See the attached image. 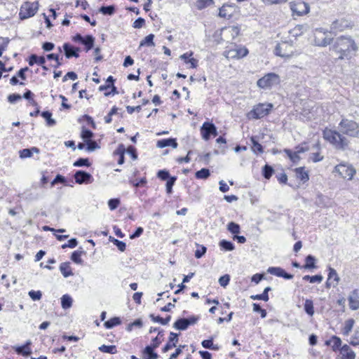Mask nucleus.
I'll return each mask as SVG.
<instances>
[{
  "label": "nucleus",
  "mask_w": 359,
  "mask_h": 359,
  "mask_svg": "<svg viewBox=\"0 0 359 359\" xmlns=\"http://www.w3.org/2000/svg\"><path fill=\"white\" fill-rule=\"evenodd\" d=\"M335 170L343 178L352 180L353 175L355 174V170L349 165L344 164H339L335 167Z\"/></svg>",
  "instance_id": "10"
},
{
  "label": "nucleus",
  "mask_w": 359,
  "mask_h": 359,
  "mask_svg": "<svg viewBox=\"0 0 359 359\" xmlns=\"http://www.w3.org/2000/svg\"><path fill=\"white\" fill-rule=\"evenodd\" d=\"M99 351L103 353H107L111 354H114L116 353V348L114 345L107 346V345H102L99 347Z\"/></svg>",
  "instance_id": "45"
},
{
  "label": "nucleus",
  "mask_w": 359,
  "mask_h": 359,
  "mask_svg": "<svg viewBox=\"0 0 359 359\" xmlns=\"http://www.w3.org/2000/svg\"><path fill=\"white\" fill-rule=\"evenodd\" d=\"M177 180V177L173 176L169 178L166 182V191L168 194L172 192V187Z\"/></svg>",
  "instance_id": "49"
},
{
  "label": "nucleus",
  "mask_w": 359,
  "mask_h": 359,
  "mask_svg": "<svg viewBox=\"0 0 359 359\" xmlns=\"http://www.w3.org/2000/svg\"><path fill=\"white\" fill-rule=\"evenodd\" d=\"M157 147L159 148H164L166 147H172V148L177 147V142L175 138H168L160 140L157 142Z\"/></svg>",
  "instance_id": "22"
},
{
  "label": "nucleus",
  "mask_w": 359,
  "mask_h": 359,
  "mask_svg": "<svg viewBox=\"0 0 359 359\" xmlns=\"http://www.w3.org/2000/svg\"><path fill=\"white\" fill-rule=\"evenodd\" d=\"M121 201L119 198H111L108 201V205L111 210H114L118 208Z\"/></svg>",
  "instance_id": "54"
},
{
  "label": "nucleus",
  "mask_w": 359,
  "mask_h": 359,
  "mask_svg": "<svg viewBox=\"0 0 359 359\" xmlns=\"http://www.w3.org/2000/svg\"><path fill=\"white\" fill-rule=\"evenodd\" d=\"M60 270L65 278H67L73 275L69 262L62 263L60 266Z\"/></svg>",
  "instance_id": "26"
},
{
  "label": "nucleus",
  "mask_w": 359,
  "mask_h": 359,
  "mask_svg": "<svg viewBox=\"0 0 359 359\" xmlns=\"http://www.w3.org/2000/svg\"><path fill=\"white\" fill-rule=\"evenodd\" d=\"M333 49L336 52L346 55V53L356 51L358 50V47L351 37L342 36L336 39L333 46Z\"/></svg>",
  "instance_id": "2"
},
{
  "label": "nucleus",
  "mask_w": 359,
  "mask_h": 359,
  "mask_svg": "<svg viewBox=\"0 0 359 359\" xmlns=\"http://www.w3.org/2000/svg\"><path fill=\"white\" fill-rule=\"evenodd\" d=\"M219 245L221 248L226 251H232L235 248L234 244L232 242L226 240H222Z\"/></svg>",
  "instance_id": "41"
},
{
  "label": "nucleus",
  "mask_w": 359,
  "mask_h": 359,
  "mask_svg": "<svg viewBox=\"0 0 359 359\" xmlns=\"http://www.w3.org/2000/svg\"><path fill=\"white\" fill-rule=\"evenodd\" d=\"M189 323L187 318H179L173 324V327L179 330H185L189 327Z\"/></svg>",
  "instance_id": "27"
},
{
  "label": "nucleus",
  "mask_w": 359,
  "mask_h": 359,
  "mask_svg": "<svg viewBox=\"0 0 359 359\" xmlns=\"http://www.w3.org/2000/svg\"><path fill=\"white\" fill-rule=\"evenodd\" d=\"M349 27V22L344 19H337L332 22L330 25V34H335L337 32L344 31L345 29Z\"/></svg>",
  "instance_id": "13"
},
{
  "label": "nucleus",
  "mask_w": 359,
  "mask_h": 359,
  "mask_svg": "<svg viewBox=\"0 0 359 359\" xmlns=\"http://www.w3.org/2000/svg\"><path fill=\"white\" fill-rule=\"evenodd\" d=\"M154 350V348L151 346H147L143 351L144 359H157L158 355Z\"/></svg>",
  "instance_id": "25"
},
{
  "label": "nucleus",
  "mask_w": 359,
  "mask_h": 359,
  "mask_svg": "<svg viewBox=\"0 0 359 359\" xmlns=\"http://www.w3.org/2000/svg\"><path fill=\"white\" fill-rule=\"evenodd\" d=\"M31 344L32 341L30 340H27L23 346H13V348L18 355L28 357L32 353V350L30 348Z\"/></svg>",
  "instance_id": "17"
},
{
  "label": "nucleus",
  "mask_w": 359,
  "mask_h": 359,
  "mask_svg": "<svg viewBox=\"0 0 359 359\" xmlns=\"http://www.w3.org/2000/svg\"><path fill=\"white\" fill-rule=\"evenodd\" d=\"M240 28L237 26H229L222 29V34L227 40H233L238 36Z\"/></svg>",
  "instance_id": "14"
},
{
  "label": "nucleus",
  "mask_w": 359,
  "mask_h": 359,
  "mask_svg": "<svg viewBox=\"0 0 359 359\" xmlns=\"http://www.w3.org/2000/svg\"><path fill=\"white\" fill-rule=\"evenodd\" d=\"M93 133L91 130L83 128L81 132V137L86 142L90 140L93 137Z\"/></svg>",
  "instance_id": "52"
},
{
  "label": "nucleus",
  "mask_w": 359,
  "mask_h": 359,
  "mask_svg": "<svg viewBox=\"0 0 359 359\" xmlns=\"http://www.w3.org/2000/svg\"><path fill=\"white\" fill-rule=\"evenodd\" d=\"M267 272L271 275L282 277L286 280H290L293 278V275L287 273L283 269L280 267L271 266L267 269Z\"/></svg>",
  "instance_id": "16"
},
{
  "label": "nucleus",
  "mask_w": 359,
  "mask_h": 359,
  "mask_svg": "<svg viewBox=\"0 0 359 359\" xmlns=\"http://www.w3.org/2000/svg\"><path fill=\"white\" fill-rule=\"evenodd\" d=\"M236 7L234 4H224L219 8V15L222 18L229 19L233 16Z\"/></svg>",
  "instance_id": "15"
},
{
  "label": "nucleus",
  "mask_w": 359,
  "mask_h": 359,
  "mask_svg": "<svg viewBox=\"0 0 359 359\" xmlns=\"http://www.w3.org/2000/svg\"><path fill=\"white\" fill-rule=\"evenodd\" d=\"M293 49L292 42L282 41L276 46L275 53L282 57H290L293 54Z\"/></svg>",
  "instance_id": "6"
},
{
  "label": "nucleus",
  "mask_w": 359,
  "mask_h": 359,
  "mask_svg": "<svg viewBox=\"0 0 359 359\" xmlns=\"http://www.w3.org/2000/svg\"><path fill=\"white\" fill-rule=\"evenodd\" d=\"M109 240L118 248V249L123 252L126 250V243L123 241H118L114 238L110 237Z\"/></svg>",
  "instance_id": "48"
},
{
  "label": "nucleus",
  "mask_w": 359,
  "mask_h": 359,
  "mask_svg": "<svg viewBox=\"0 0 359 359\" xmlns=\"http://www.w3.org/2000/svg\"><path fill=\"white\" fill-rule=\"evenodd\" d=\"M329 31L323 28H316L314 31V43L317 46L325 47L330 44L332 38L328 36Z\"/></svg>",
  "instance_id": "4"
},
{
  "label": "nucleus",
  "mask_w": 359,
  "mask_h": 359,
  "mask_svg": "<svg viewBox=\"0 0 359 359\" xmlns=\"http://www.w3.org/2000/svg\"><path fill=\"white\" fill-rule=\"evenodd\" d=\"M330 341L332 343V349L336 351L339 348L341 345V340L337 336H332Z\"/></svg>",
  "instance_id": "51"
},
{
  "label": "nucleus",
  "mask_w": 359,
  "mask_h": 359,
  "mask_svg": "<svg viewBox=\"0 0 359 359\" xmlns=\"http://www.w3.org/2000/svg\"><path fill=\"white\" fill-rule=\"evenodd\" d=\"M72 298L69 294H64L61 298V306L62 309H69L72 305Z\"/></svg>",
  "instance_id": "33"
},
{
  "label": "nucleus",
  "mask_w": 359,
  "mask_h": 359,
  "mask_svg": "<svg viewBox=\"0 0 359 359\" xmlns=\"http://www.w3.org/2000/svg\"><path fill=\"white\" fill-rule=\"evenodd\" d=\"M201 133L203 139L208 140L211 135H217V128L212 123L205 122L201 128Z\"/></svg>",
  "instance_id": "9"
},
{
  "label": "nucleus",
  "mask_w": 359,
  "mask_h": 359,
  "mask_svg": "<svg viewBox=\"0 0 359 359\" xmlns=\"http://www.w3.org/2000/svg\"><path fill=\"white\" fill-rule=\"evenodd\" d=\"M39 8L38 1L25 2L22 5L20 11V18L22 20L27 19L35 15Z\"/></svg>",
  "instance_id": "5"
},
{
  "label": "nucleus",
  "mask_w": 359,
  "mask_h": 359,
  "mask_svg": "<svg viewBox=\"0 0 359 359\" xmlns=\"http://www.w3.org/2000/svg\"><path fill=\"white\" fill-rule=\"evenodd\" d=\"M339 130L342 134L328 128L323 130V137L337 149H344L349 144L344 135L359 137V125L354 121L343 118L339 124Z\"/></svg>",
  "instance_id": "1"
},
{
  "label": "nucleus",
  "mask_w": 359,
  "mask_h": 359,
  "mask_svg": "<svg viewBox=\"0 0 359 359\" xmlns=\"http://www.w3.org/2000/svg\"><path fill=\"white\" fill-rule=\"evenodd\" d=\"M339 352H340V355H341V359H355V352L347 344H344V346H342L339 350Z\"/></svg>",
  "instance_id": "19"
},
{
  "label": "nucleus",
  "mask_w": 359,
  "mask_h": 359,
  "mask_svg": "<svg viewBox=\"0 0 359 359\" xmlns=\"http://www.w3.org/2000/svg\"><path fill=\"white\" fill-rule=\"evenodd\" d=\"M63 49L67 58H70L72 57H78L79 56V51L80 49L79 48L73 47L67 43L63 44Z\"/></svg>",
  "instance_id": "21"
},
{
  "label": "nucleus",
  "mask_w": 359,
  "mask_h": 359,
  "mask_svg": "<svg viewBox=\"0 0 359 359\" xmlns=\"http://www.w3.org/2000/svg\"><path fill=\"white\" fill-rule=\"evenodd\" d=\"M349 307L352 310L359 309V290L355 289L353 290L348 298Z\"/></svg>",
  "instance_id": "18"
},
{
  "label": "nucleus",
  "mask_w": 359,
  "mask_h": 359,
  "mask_svg": "<svg viewBox=\"0 0 359 359\" xmlns=\"http://www.w3.org/2000/svg\"><path fill=\"white\" fill-rule=\"evenodd\" d=\"M305 312L310 316H313L314 314L313 302L311 299H306L304 305Z\"/></svg>",
  "instance_id": "31"
},
{
  "label": "nucleus",
  "mask_w": 359,
  "mask_h": 359,
  "mask_svg": "<svg viewBox=\"0 0 359 359\" xmlns=\"http://www.w3.org/2000/svg\"><path fill=\"white\" fill-rule=\"evenodd\" d=\"M306 264L304 265V268L306 269H315L316 266L315 264L316 259L313 255H309L306 256Z\"/></svg>",
  "instance_id": "36"
},
{
  "label": "nucleus",
  "mask_w": 359,
  "mask_h": 359,
  "mask_svg": "<svg viewBox=\"0 0 359 359\" xmlns=\"http://www.w3.org/2000/svg\"><path fill=\"white\" fill-rule=\"evenodd\" d=\"M284 152L287 155V156L293 163H298L300 160L299 156L295 151L293 152L290 149H284Z\"/></svg>",
  "instance_id": "44"
},
{
  "label": "nucleus",
  "mask_w": 359,
  "mask_h": 359,
  "mask_svg": "<svg viewBox=\"0 0 359 359\" xmlns=\"http://www.w3.org/2000/svg\"><path fill=\"white\" fill-rule=\"evenodd\" d=\"M310 159L314 162H319L323 159V156L319 152L312 153L310 156Z\"/></svg>",
  "instance_id": "64"
},
{
  "label": "nucleus",
  "mask_w": 359,
  "mask_h": 359,
  "mask_svg": "<svg viewBox=\"0 0 359 359\" xmlns=\"http://www.w3.org/2000/svg\"><path fill=\"white\" fill-rule=\"evenodd\" d=\"M279 82V77L275 73H269L259 79L257 84L261 88H269L271 86L278 84Z\"/></svg>",
  "instance_id": "7"
},
{
  "label": "nucleus",
  "mask_w": 359,
  "mask_h": 359,
  "mask_svg": "<svg viewBox=\"0 0 359 359\" xmlns=\"http://www.w3.org/2000/svg\"><path fill=\"white\" fill-rule=\"evenodd\" d=\"M248 50L245 47L234 46V48L224 52V55L230 59H240L246 56Z\"/></svg>",
  "instance_id": "8"
},
{
  "label": "nucleus",
  "mask_w": 359,
  "mask_h": 359,
  "mask_svg": "<svg viewBox=\"0 0 359 359\" xmlns=\"http://www.w3.org/2000/svg\"><path fill=\"white\" fill-rule=\"evenodd\" d=\"M86 150L88 151H93L95 150L96 149L99 148L98 144L95 141L89 140L86 142Z\"/></svg>",
  "instance_id": "61"
},
{
  "label": "nucleus",
  "mask_w": 359,
  "mask_h": 359,
  "mask_svg": "<svg viewBox=\"0 0 359 359\" xmlns=\"http://www.w3.org/2000/svg\"><path fill=\"white\" fill-rule=\"evenodd\" d=\"M74 166L81 167V166H89L90 163L88 158H80L74 163Z\"/></svg>",
  "instance_id": "55"
},
{
  "label": "nucleus",
  "mask_w": 359,
  "mask_h": 359,
  "mask_svg": "<svg viewBox=\"0 0 359 359\" xmlns=\"http://www.w3.org/2000/svg\"><path fill=\"white\" fill-rule=\"evenodd\" d=\"M251 141L252 142V150L255 152L262 153L263 152L262 146L259 143L256 142L255 140L254 139V137L251 138Z\"/></svg>",
  "instance_id": "59"
},
{
  "label": "nucleus",
  "mask_w": 359,
  "mask_h": 359,
  "mask_svg": "<svg viewBox=\"0 0 359 359\" xmlns=\"http://www.w3.org/2000/svg\"><path fill=\"white\" fill-rule=\"evenodd\" d=\"M154 35L153 34H150L147 35L143 40L141 41L140 43V47L142 46H154L155 44L154 43Z\"/></svg>",
  "instance_id": "37"
},
{
  "label": "nucleus",
  "mask_w": 359,
  "mask_h": 359,
  "mask_svg": "<svg viewBox=\"0 0 359 359\" xmlns=\"http://www.w3.org/2000/svg\"><path fill=\"white\" fill-rule=\"evenodd\" d=\"M121 323L118 317H114L104 323V325L107 329H111L116 325H120Z\"/></svg>",
  "instance_id": "39"
},
{
  "label": "nucleus",
  "mask_w": 359,
  "mask_h": 359,
  "mask_svg": "<svg viewBox=\"0 0 359 359\" xmlns=\"http://www.w3.org/2000/svg\"><path fill=\"white\" fill-rule=\"evenodd\" d=\"M74 177L76 183L79 184H89L93 181V176L90 173L83 170H77L75 172Z\"/></svg>",
  "instance_id": "12"
},
{
  "label": "nucleus",
  "mask_w": 359,
  "mask_h": 359,
  "mask_svg": "<svg viewBox=\"0 0 359 359\" xmlns=\"http://www.w3.org/2000/svg\"><path fill=\"white\" fill-rule=\"evenodd\" d=\"M28 294L30 297V298L34 301L40 300L42 297L41 292L39 290H31L29 292Z\"/></svg>",
  "instance_id": "57"
},
{
  "label": "nucleus",
  "mask_w": 359,
  "mask_h": 359,
  "mask_svg": "<svg viewBox=\"0 0 359 359\" xmlns=\"http://www.w3.org/2000/svg\"><path fill=\"white\" fill-rule=\"evenodd\" d=\"M33 96V93L31 90H27L24 94H23V97L26 100H29L30 103L33 105V106H37V103L33 100L32 99V97Z\"/></svg>",
  "instance_id": "62"
},
{
  "label": "nucleus",
  "mask_w": 359,
  "mask_h": 359,
  "mask_svg": "<svg viewBox=\"0 0 359 359\" xmlns=\"http://www.w3.org/2000/svg\"><path fill=\"white\" fill-rule=\"evenodd\" d=\"M294 171L297 178L299 179L302 182H306L309 180V174L304 170V167L297 168Z\"/></svg>",
  "instance_id": "24"
},
{
  "label": "nucleus",
  "mask_w": 359,
  "mask_h": 359,
  "mask_svg": "<svg viewBox=\"0 0 359 359\" xmlns=\"http://www.w3.org/2000/svg\"><path fill=\"white\" fill-rule=\"evenodd\" d=\"M149 318L154 322L161 323L163 325H167L171 320V316H168L166 318H163L160 316H155L154 314H150Z\"/></svg>",
  "instance_id": "38"
},
{
  "label": "nucleus",
  "mask_w": 359,
  "mask_h": 359,
  "mask_svg": "<svg viewBox=\"0 0 359 359\" xmlns=\"http://www.w3.org/2000/svg\"><path fill=\"white\" fill-rule=\"evenodd\" d=\"M309 29V26L306 24L297 25L292 29L290 31V34L294 37H298L306 32Z\"/></svg>",
  "instance_id": "23"
},
{
  "label": "nucleus",
  "mask_w": 359,
  "mask_h": 359,
  "mask_svg": "<svg viewBox=\"0 0 359 359\" xmlns=\"http://www.w3.org/2000/svg\"><path fill=\"white\" fill-rule=\"evenodd\" d=\"M41 116L46 119V123L48 126H53L55 125L56 121L52 118V114L48 111H45L41 113Z\"/></svg>",
  "instance_id": "40"
},
{
  "label": "nucleus",
  "mask_w": 359,
  "mask_h": 359,
  "mask_svg": "<svg viewBox=\"0 0 359 359\" xmlns=\"http://www.w3.org/2000/svg\"><path fill=\"white\" fill-rule=\"evenodd\" d=\"M230 280V276L228 274L224 275L219 278V283L222 287H226Z\"/></svg>",
  "instance_id": "63"
},
{
  "label": "nucleus",
  "mask_w": 359,
  "mask_h": 359,
  "mask_svg": "<svg viewBox=\"0 0 359 359\" xmlns=\"http://www.w3.org/2000/svg\"><path fill=\"white\" fill-rule=\"evenodd\" d=\"M274 172L273 168L269 165H265L262 168V175L264 177V178L269 180L272 176L273 173Z\"/></svg>",
  "instance_id": "46"
},
{
  "label": "nucleus",
  "mask_w": 359,
  "mask_h": 359,
  "mask_svg": "<svg viewBox=\"0 0 359 359\" xmlns=\"http://www.w3.org/2000/svg\"><path fill=\"white\" fill-rule=\"evenodd\" d=\"M95 38L92 35L86 36L82 44L85 46L86 52L89 51L94 46Z\"/></svg>",
  "instance_id": "30"
},
{
  "label": "nucleus",
  "mask_w": 359,
  "mask_h": 359,
  "mask_svg": "<svg viewBox=\"0 0 359 359\" xmlns=\"http://www.w3.org/2000/svg\"><path fill=\"white\" fill-rule=\"evenodd\" d=\"M354 323L355 320L353 318L348 319L345 321L344 326L342 329V334L344 336L349 335L353 327Z\"/></svg>",
  "instance_id": "29"
},
{
  "label": "nucleus",
  "mask_w": 359,
  "mask_h": 359,
  "mask_svg": "<svg viewBox=\"0 0 359 359\" xmlns=\"http://www.w3.org/2000/svg\"><path fill=\"white\" fill-rule=\"evenodd\" d=\"M125 147L123 144H120L117 149L114 151V154L119 156L118 160V164L122 165L125 161L124 153H125Z\"/></svg>",
  "instance_id": "32"
},
{
  "label": "nucleus",
  "mask_w": 359,
  "mask_h": 359,
  "mask_svg": "<svg viewBox=\"0 0 359 359\" xmlns=\"http://www.w3.org/2000/svg\"><path fill=\"white\" fill-rule=\"evenodd\" d=\"M272 107V104L259 103L254 106L248 116L249 118L259 119L268 115Z\"/></svg>",
  "instance_id": "3"
},
{
  "label": "nucleus",
  "mask_w": 359,
  "mask_h": 359,
  "mask_svg": "<svg viewBox=\"0 0 359 359\" xmlns=\"http://www.w3.org/2000/svg\"><path fill=\"white\" fill-rule=\"evenodd\" d=\"M328 280H332L333 279V280L335 281V285H334V287H335L338 285L340 278L334 269L330 266L328 268Z\"/></svg>",
  "instance_id": "35"
},
{
  "label": "nucleus",
  "mask_w": 359,
  "mask_h": 359,
  "mask_svg": "<svg viewBox=\"0 0 359 359\" xmlns=\"http://www.w3.org/2000/svg\"><path fill=\"white\" fill-rule=\"evenodd\" d=\"M227 229L231 233L236 235L240 232V226L233 222H231L227 226Z\"/></svg>",
  "instance_id": "47"
},
{
  "label": "nucleus",
  "mask_w": 359,
  "mask_h": 359,
  "mask_svg": "<svg viewBox=\"0 0 359 359\" xmlns=\"http://www.w3.org/2000/svg\"><path fill=\"white\" fill-rule=\"evenodd\" d=\"M210 175V170L208 168H202L197 171L195 176L197 179H207Z\"/></svg>",
  "instance_id": "43"
},
{
  "label": "nucleus",
  "mask_w": 359,
  "mask_h": 359,
  "mask_svg": "<svg viewBox=\"0 0 359 359\" xmlns=\"http://www.w3.org/2000/svg\"><path fill=\"white\" fill-rule=\"evenodd\" d=\"M82 252H81V251H77V250L73 252L72 254V256H71L72 260L76 264H81L83 262L81 258Z\"/></svg>",
  "instance_id": "53"
},
{
  "label": "nucleus",
  "mask_w": 359,
  "mask_h": 359,
  "mask_svg": "<svg viewBox=\"0 0 359 359\" xmlns=\"http://www.w3.org/2000/svg\"><path fill=\"white\" fill-rule=\"evenodd\" d=\"M178 337L179 334L172 332L170 333L169 341L162 349L164 353L168 351L172 348L177 346V343L179 341Z\"/></svg>",
  "instance_id": "20"
},
{
  "label": "nucleus",
  "mask_w": 359,
  "mask_h": 359,
  "mask_svg": "<svg viewBox=\"0 0 359 359\" xmlns=\"http://www.w3.org/2000/svg\"><path fill=\"white\" fill-rule=\"evenodd\" d=\"M99 11L103 15H112L115 12V6L114 5L103 6Z\"/></svg>",
  "instance_id": "42"
},
{
  "label": "nucleus",
  "mask_w": 359,
  "mask_h": 359,
  "mask_svg": "<svg viewBox=\"0 0 359 359\" xmlns=\"http://www.w3.org/2000/svg\"><path fill=\"white\" fill-rule=\"evenodd\" d=\"M214 4V0H197L196 6L198 10H203Z\"/></svg>",
  "instance_id": "34"
},
{
  "label": "nucleus",
  "mask_w": 359,
  "mask_h": 359,
  "mask_svg": "<svg viewBox=\"0 0 359 359\" xmlns=\"http://www.w3.org/2000/svg\"><path fill=\"white\" fill-rule=\"evenodd\" d=\"M157 177L160 178L161 180H168L170 177L172 176L170 175V173L166 170H161L157 173Z\"/></svg>",
  "instance_id": "56"
},
{
  "label": "nucleus",
  "mask_w": 359,
  "mask_h": 359,
  "mask_svg": "<svg viewBox=\"0 0 359 359\" xmlns=\"http://www.w3.org/2000/svg\"><path fill=\"white\" fill-rule=\"evenodd\" d=\"M39 149L37 147H33L30 149H24L20 151V157L22 158H29L32 156L33 153L38 154Z\"/></svg>",
  "instance_id": "28"
},
{
  "label": "nucleus",
  "mask_w": 359,
  "mask_h": 359,
  "mask_svg": "<svg viewBox=\"0 0 359 359\" xmlns=\"http://www.w3.org/2000/svg\"><path fill=\"white\" fill-rule=\"evenodd\" d=\"M252 306H253V311L259 313L261 315V317L262 318H264L266 316V314H267L266 311L265 309H262L259 304L254 303L252 304Z\"/></svg>",
  "instance_id": "58"
},
{
  "label": "nucleus",
  "mask_w": 359,
  "mask_h": 359,
  "mask_svg": "<svg viewBox=\"0 0 359 359\" xmlns=\"http://www.w3.org/2000/svg\"><path fill=\"white\" fill-rule=\"evenodd\" d=\"M290 8L293 13H296L298 15H304L309 13L310 7L306 2L290 3Z\"/></svg>",
  "instance_id": "11"
},
{
  "label": "nucleus",
  "mask_w": 359,
  "mask_h": 359,
  "mask_svg": "<svg viewBox=\"0 0 359 359\" xmlns=\"http://www.w3.org/2000/svg\"><path fill=\"white\" fill-rule=\"evenodd\" d=\"M198 249L195 251V257L197 259L201 258L206 252L207 248L203 245L196 244Z\"/></svg>",
  "instance_id": "50"
},
{
  "label": "nucleus",
  "mask_w": 359,
  "mask_h": 359,
  "mask_svg": "<svg viewBox=\"0 0 359 359\" xmlns=\"http://www.w3.org/2000/svg\"><path fill=\"white\" fill-rule=\"evenodd\" d=\"M350 344L356 346L359 344V328L355 329L353 337H351V340Z\"/></svg>",
  "instance_id": "60"
}]
</instances>
